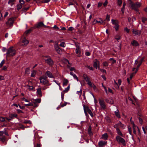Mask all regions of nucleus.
Instances as JSON below:
<instances>
[{
	"label": "nucleus",
	"mask_w": 147,
	"mask_h": 147,
	"mask_svg": "<svg viewBox=\"0 0 147 147\" xmlns=\"http://www.w3.org/2000/svg\"><path fill=\"white\" fill-rule=\"evenodd\" d=\"M47 78V77L45 76L40 77L39 78L40 83L44 85L47 84L48 85H50L51 84H49V81Z\"/></svg>",
	"instance_id": "nucleus-1"
},
{
	"label": "nucleus",
	"mask_w": 147,
	"mask_h": 147,
	"mask_svg": "<svg viewBox=\"0 0 147 147\" xmlns=\"http://www.w3.org/2000/svg\"><path fill=\"white\" fill-rule=\"evenodd\" d=\"M141 5L140 3L138 2L134 3H132L131 2V8L137 11L139 14H140V13L138 12V8L140 7Z\"/></svg>",
	"instance_id": "nucleus-2"
},
{
	"label": "nucleus",
	"mask_w": 147,
	"mask_h": 147,
	"mask_svg": "<svg viewBox=\"0 0 147 147\" xmlns=\"http://www.w3.org/2000/svg\"><path fill=\"white\" fill-rule=\"evenodd\" d=\"M6 53L7 56H13L15 54V51L13 49L12 47H11L8 49Z\"/></svg>",
	"instance_id": "nucleus-3"
},
{
	"label": "nucleus",
	"mask_w": 147,
	"mask_h": 147,
	"mask_svg": "<svg viewBox=\"0 0 147 147\" xmlns=\"http://www.w3.org/2000/svg\"><path fill=\"white\" fill-rule=\"evenodd\" d=\"M111 23L112 24L114 25V28H115L116 31H117L119 29V26L118 24L119 22L117 20H116L112 19Z\"/></svg>",
	"instance_id": "nucleus-4"
},
{
	"label": "nucleus",
	"mask_w": 147,
	"mask_h": 147,
	"mask_svg": "<svg viewBox=\"0 0 147 147\" xmlns=\"http://www.w3.org/2000/svg\"><path fill=\"white\" fill-rule=\"evenodd\" d=\"M116 139L117 142L121 143L123 146H125L126 144L125 140L118 136H116Z\"/></svg>",
	"instance_id": "nucleus-5"
},
{
	"label": "nucleus",
	"mask_w": 147,
	"mask_h": 147,
	"mask_svg": "<svg viewBox=\"0 0 147 147\" xmlns=\"http://www.w3.org/2000/svg\"><path fill=\"white\" fill-rule=\"evenodd\" d=\"M44 57L46 58L45 60L47 64L50 65L53 64V61L49 56H44Z\"/></svg>",
	"instance_id": "nucleus-6"
},
{
	"label": "nucleus",
	"mask_w": 147,
	"mask_h": 147,
	"mask_svg": "<svg viewBox=\"0 0 147 147\" xmlns=\"http://www.w3.org/2000/svg\"><path fill=\"white\" fill-rule=\"evenodd\" d=\"M76 54H78L77 56L78 57H80L81 56L80 54L81 51L80 48L78 44H76Z\"/></svg>",
	"instance_id": "nucleus-7"
},
{
	"label": "nucleus",
	"mask_w": 147,
	"mask_h": 147,
	"mask_svg": "<svg viewBox=\"0 0 147 147\" xmlns=\"http://www.w3.org/2000/svg\"><path fill=\"white\" fill-rule=\"evenodd\" d=\"M131 30L134 36H140L141 33V30H138L136 29H132Z\"/></svg>",
	"instance_id": "nucleus-8"
},
{
	"label": "nucleus",
	"mask_w": 147,
	"mask_h": 147,
	"mask_svg": "<svg viewBox=\"0 0 147 147\" xmlns=\"http://www.w3.org/2000/svg\"><path fill=\"white\" fill-rule=\"evenodd\" d=\"M98 101L101 108L103 109H105L106 108V106L104 101L100 99H99L98 100Z\"/></svg>",
	"instance_id": "nucleus-9"
},
{
	"label": "nucleus",
	"mask_w": 147,
	"mask_h": 147,
	"mask_svg": "<svg viewBox=\"0 0 147 147\" xmlns=\"http://www.w3.org/2000/svg\"><path fill=\"white\" fill-rule=\"evenodd\" d=\"M140 57H139L135 61V62L134 63V67L133 68L132 71H135V70H136V66L138 65L139 63V58Z\"/></svg>",
	"instance_id": "nucleus-10"
},
{
	"label": "nucleus",
	"mask_w": 147,
	"mask_h": 147,
	"mask_svg": "<svg viewBox=\"0 0 147 147\" xmlns=\"http://www.w3.org/2000/svg\"><path fill=\"white\" fill-rule=\"evenodd\" d=\"M96 61L94 62V67H95L96 69H97L98 68V69H99V62L96 59Z\"/></svg>",
	"instance_id": "nucleus-11"
},
{
	"label": "nucleus",
	"mask_w": 147,
	"mask_h": 147,
	"mask_svg": "<svg viewBox=\"0 0 147 147\" xmlns=\"http://www.w3.org/2000/svg\"><path fill=\"white\" fill-rule=\"evenodd\" d=\"M29 41L26 40V38H24L23 39L22 41V45L23 46H25L29 43Z\"/></svg>",
	"instance_id": "nucleus-12"
},
{
	"label": "nucleus",
	"mask_w": 147,
	"mask_h": 147,
	"mask_svg": "<svg viewBox=\"0 0 147 147\" xmlns=\"http://www.w3.org/2000/svg\"><path fill=\"white\" fill-rule=\"evenodd\" d=\"M13 23V20L11 18H10L8 20L7 22H6V24L10 26H12Z\"/></svg>",
	"instance_id": "nucleus-13"
},
{
	"label": "nucleus",
	"mask_w": 147,
	"mask_h": 147,
	"mask_svg": "<svg viewBox=\"0 0 147 147\" xmlns=\"http://www.w3.org/2000/svg\"><path fill=\"white\" fill-rule=\"evenodd\" d=\"M99 19L100 20V21H98L96 19H94L93 22V24H95L97 23H100L101 24L104 23V21L102 20L100 18H99Z\"/></svg>",
	"instance_id": "nucleus-14"
},
{
	"label": "nucleus",
	"mask_w": 147,
	"mask_h": 147,
	"mask_svg": "<svg viewBox=\"0 0 147 147\" xmlns=\"http://www.w3.org/2000/svg\"><path fill=\"white\" fill-rule=\"evenodd\" d=\"M131 123L133 125V132L134 134H136V129H138L139 131V130L138 129V128L137 126L135 125L133 122H132Z\"/></svg>",
	"instance_id": "nucleus-15"
},
{
	"label": "nucleus",
	"mask_w": 147,
	"mask_h": 147,
	"mask_svg": "<svg viewBox=\"0 0 147 147\" xmlns=\"http://www.w3.org/2000/svg\"><path fill=\"white\" fill-rule=\"evenodd\" d=\"M107 142L104 141H100L98 142V144L100 147H102L103 146L106 145Z\"/></svg>",
	"instance_id": "nucleus-16"
},
{
	"label": "nucleus",
	"mask_w": 147,
	"mask_h": 147,
	"mask_svg": "<svg viewBox=\"0 0 147 147\" xmlns=\"http://www.w3.org/2000/svg\"><path fill=\"white\" fill-rule=\"evenodd\" d=\"M131 44L134 46H139V44L138 42L135 40H134L131 42Z\"/></svg>",
	"instance_id": "nucleus-17"
},
{
	"label": "nucleus",
	"mask_w": 147,
	"mask_h": 147,
	"mask_svg": "<svg viewBox=\"0 0 147 147\" xmlns=\"http://www.w3.org/2000/svg\"><path fill=\"white\" fill-rule=\"evenodd\" d=\"M46 75L50 78H53V76L52 73L49 71H47L46 73Z\"/></svg>",
	"instance_id": "nucleus-18"
},
{
	"label": "nucleus",
	"mask_w": 147,
	"mask_h": 147,
	"mask_svg": "<svg viewBox=\"0 0 147 147\" xmlns=\"http://www.w3.org/2000/svg\"><path fill=\"white\" fill-rule=\"evenodd\" d=\"M36 93L39 96L41 97L42 96V93L41 91V88H40L37 89Z\"/></svg>",
	"instance_id": "nucleus-19"
},
{
	"label": "nucleus",
	"mask_w": 147,
	"mask_h": 147,
	"mask_svg": "<svg viewBox=\"0 0 147 147\" xmlns=\"http://www.w3.org/2000/svg\"><path fill=\"white\" fill-rule=\"evenodd\" d=\"M107 102L109 103L110 104H112L113 103L114 101L113 99L111 98H108L106 100Z\"/></svg>",
	"instance_id": "nucleus-20"
},
{
	"label": "nucleus",
	"mask_w": 147,
	"mask_h": 147,
	"mask_svg": "<svg viewBox=\"0 0 147 147\" xmlns=\"http://www.w3.org/2000/svg\"><path fill=\"white\" fill-rule=\"evenodd\" d=\"M83 77L84 80L87 82L89 81L90 78L87 76V75L84 74L83 76Z\"/></svg>",
	"instance_id": "nucleus-21"
},
{
	"label": "nucleus",
	"mask_w": 147,
	"mask_h": 147,
	"mask_svg": "<svg viewBox=\"0 0 147 147\" xmlns=\"http://www.w3.org/2000/svg\"><path fill=\"white\" fill-rule=\"evenodd\" d=\"M144 57L142 58L141 59L139 60V64L136 66V68L138 69L139 67L141 65L144 59Z\"/></svg>",
	"instance_id": "nucleus-22"
},
{
	"label": "nucleus",
	"mask_w": 147,
	"mask_h": 147,
	"mask_svg": "<svg viewBox=\"0 0 147 147\" xmlns=\"http://www.w3.org/2000/svg\"><path fill=\"white\" fill-rule=\"evenodd\" d=\"M42 26H43L45 27L47 26H46L44 25L43 22H40L37 24L36 27L37 28H39Z\"/></svg>",
	"instance_id": "nucleus-23"
},
{
	"label": "nucleus",
	"mask_w": 147,
	"mask_h": 147,
	"mask_svg": "<svg viewBox=\"0 0 147 147\" xmlns=\"http://www.w3.org/2000/svg\"><path fill=\"white\" fill-rule=\"evenodd\" d=\"M87 112H88V113L89 114L91 117H92L93 116V115L91 110L89 109L88 107V106H87Z\"/></svg>",
	"instance_id": "nucleus-24"
},
{
	"label": "nucleus",
	"mask_w": 147,
	"mask_h": 147,
	"mask_svg": "<svg viewBox=\"0 0 147 147\" xmlns=\"http://www.w3.org/2000/svg\"><path fill=\"white\" fill-rule=\"evenodd\" d=\"M70 74L71 75L73 76L74 78L76 79L77 81H78L79 80L76 74H74L73 73L71 72L70 73Z\"/></svg>",
	"instance_id": "nucleus-25"
},
{
	"label": "nucleus",
	"mask_w": 147,
	"mask_h": 147,
	"mask_svg": "<svg viewBox=\"0 0 147 147\" xmlns=\"http://www.w3.org/2000/svg\"><path fill=\"white\" fill-rule=\"evenodd\" d=\"M108 135L107 133H105L102 135V138L104 140H107L108 138Z\"/></svg>",
	"instance_id": "nucleus-26"
},
{
	"label": "nucleus",
	"mask_w": 147,
	"mask_h": 147,
	"mask_svg": "<svg viewBox=\"0 0 147 147\" xmlns=\"http://www.w3.org/2000/svg\"><path fill=\"white\" fill-rule=\"evenodd\" d=\"M115 115L118 118H120V116L119 114V110L118 109H117L116 111L115 112Z\"/></svg>",
	"instance_id": "nucleus-27"
},
{
	"label": "nucleus",
	"mask_w": 147,
	"mask_h": 147,
	"mask_svg": "<svg viewBox=\"0 0 147 147\" xmlns=\"http://www.w3.org/2000/svg\"><path fill=\"white\" fill-rule=\"evenodd\" d=\"M117 133L118 135L122 136H123V135L122 133H121L120 130L119 129H117V130H116Z\"/></svg>",
	"instance_id": "nucleus-28"
},
{
	"label": "nucleus",
	"mask_w": 147,
	"mask_h": 147,
	"mask_svg": "<svg viewBox=\"0 0 147 147\" xmlns=\"http://www.w3.org/2000/svg\"><path fill=\"white\" fill-rule=\"evenodd\" d=\"M138 69L137 68L136 69L135 72L134 73L133 72L130 75V78L131 79L132 78V77L134 76L135 74L138 71Z\"/></svg>",
	"instance_id": "nucleus-29"
},
{
	"label": "nucleus",
	"mask_w": 147,
	"mask_h": 147,
	"mask_svg": "<svg viewBox=\"0 0 147 147\" xmlns=\"http://www.w3.org/2000/svg\"><path fill=\"white\" fill-rule=\"evenodd\" d=\"M36 71L35 70H33L32 71L31 75V77H34L36 74Z\"/></svg>",
	"instance_id": "nucleus-30"
},
{
	"label": "nucleus",
	"mask_w": 147,
	"mask_h": 147,
	"mask_svg": "<svg viewBox=\"0 0 147 147\" xmlns=\"http://www.w3.org/2000/svg\"><path fill=\"white\" fill-rule=\"evenodd\" d=\"M84 110V113L86 115H87V106H86L85 105H83Z\"/></svg>",
	"instance_id": "nucleus-31"
},
{
	"label": "nucleus",
	"mask_w": 147,
	"mask_h": 147,
	"mask_svg": "<svg viewBox=\"0 0 147 147\" xmlns=\"http://www.w3.org/2000/svg\"><path fill=\"white\" fill-rule=\"evenodd\" d=\"M69 88L70 85H69L67 88H65L64 90H63V92L64 93H66L69 90Z\"/></svg>",
	"instance_id": "nucleus-32"
},
{
	"label": "nucleus",
	"mask_w": 147,
	"mask_h": 147,
	"mask_svg": "<svg viewBox=\"0 0 147 147\" xmlns=\"http://www.w3.org/2000/svg\"><path fill=\"white\" fill-rule=\"evenodd\" d=\"M68 82V81L67 79H64L63 82V86H64L67 84Z\"/></svg>",
	"instance_id": "nucleus-33"
},
{
	"label": "nucleus",
	"mask_w": 147,
	"mask_h": 147,
	"mask_svg": "<svg viewBox=\"0 0 147 147\" xmlns=\"http://www.w3.org/2000/svg\"><path fill=\"white\" fill-rule=\"evenodd\" d=\"M82 93V90L81 89H80L79 91H77L76 92V93L79 95V97H81Z\"/></svg>",
	"instance_id": "nucleus-34"
},
{
	"label": "nucleus",
	"mask_w": 147,
	"mask_h": 147,
	"mask_svg": "<svg viewBox=\"0 0 147 147\" xmlns=\"http://www.w3.org/2000/svg\"><path fill=\"white\" fill-rule=\"evenodd\" d=\"M121 37V36L119 34H117L115 36V38L118 41L120 39Z\"/></svg>",
	"instance_id": "nucleus-35"
},
{
	"label": "nucleus",
	"mask_w": 147,
	"mask_h": 147,
	"mask_svg": "<svg viewBox=\"0 0 147 147\" xmlns=\"http://www.w3.org/2000/svg\"><path fill=\"white\" fill-rule=\"evenodd\" d=\"M118 124L119 125V127L122 128L123 129L125 128V127L124 125L122 124L121 123L120 121L118 123Z\"/></svg>",
	"instance_id": "nucleus-36"
},
{
	"label": "nucleus",
	"mask_w": 147,
	"mask_h": 147,
	"mask_svg": "<svg viewBox=\"0 0 147 147\" xmlns=\"http://www.w3.org/2000/svg\"><path fill=\"white\" fill-rule=\"evenodd\" d=\"M5 118L3 117H0V121L2 122H5Z\"/></svg>",
	"instance_id": "nucleus-37"
},
{
	"label": "nucleus",
	"mask_w": 147,
	"mask_h": 147,
	"mask_svg": "<svg viewBox=\"0 0 147 147\" xmlns=\"http://www.w3.org/2000/svg\"><path fill=\"white\" fill-rule=\"evenodd\" d=\"M87 83L90 87H92L93 85H94L92 84V83L90 81H89L88 82H87Z\"/></svg>",
	"instance_id": "nucleus-38"
},
{
	"label": "nucleus",
	"mask_w": 147,
	"mask_h": 147,
	"mask_svg": "<svg viewBox=\"0 0 147 147\" xmlns=\"http://www.w3.org/2000/svg\"><path fill=\"white\" fill-rule=\"evenodd\" d=\"M5 138L4 137L2 136L0 137V140L2 142H5Z\"/></svg>",
	"instance_id": "nucleus-39"
},
{
	"label": "nucleus",
	"mask_w": 147,
	"mask_h": 147,
	"mask_svg": "<svg viewBox=\"0 0 147 147\" xmlns=\"http://www.w3.org/2000/svg\"><path fill=\"white\" fill-rule=\"evenodd\" d=\"M102 64L104 66L107 67L109 64L108 62L106 61H104L103 62Z\"/></svg>",
	"instance_id": "nucleus-40"
},
{
	"label": "nucleus",
	"mask_w": 147,
	"mask_h": 147,
	"mask_svg": "<svg viewBox=\"0 0 147 147\" xmlns=\"http://www.w3.org/2000/svg\"><path fill=\"white\" fill-rule=\"evenodd\" d=\"M28 89L32 91L34 90V88L32 86H28Z\"/></svg>",
	"instance_id": "nucleus-41"
},
{
	"label": "nucleus",
	"mask_w": 147,
	"mask_h": 147,
	"mask_svg": "<svg viewBox=\"0 0 147 147\" xmlns=\"http://www.w3.org/2000/svg\"><path fill=\"white\" fill-rule=\"evenodd\" d=\"M128 131H129V134L130 135H131V128L129 126H128Z\"/></svg>",
	"instance_id": "nucleus-42"
},
{
	"label": "nucleus",
	"mask_w": 147,
	"mask_h": 147,
	"mask_svg": "<svg viewBox=\"0 0 147 147\" xmlns=\"http://www.w3.org/2000/svg\"><path fill=\"white\" fill-rule=\"evenodd\" d=\"M60 46L63 47H65V44L64 42H62L60 44Z\"/></svg>",
	"instance_id": "nucleus-43"
},
{
	"label": "nucleus",
	"mask_w": 147,
	"mask_h": 147,
	"mask_svg": "<svg viewBox=\"0 0 147 147\" xmlns=\"http://www.w3.org/2000/svg\"><path fill=\"white\" fill-rule=\"evenodd\" d=\"M5 133V129L3 131H0V136H2Z\"/></svg>",
	"instance_id": "nucleus-44"
},
{
	"label": "nucleus",
	"mask_w": 147,
	"mask_h": 147,
	"mask_svg": "<svg viewBox=\"0 0 147 147\" xmlns=\"http://www.w3.org/2000/svg\"><path fill=\"white\" fill-rule=\"evenodd\" d=\"M63 61L65 64H67V63H68L69 64L68 60L67 59H63Z\"/></svg>",
	"instance_id": "nucleus-45"
},
{
	"label": "nucleus",
	"mask_w": 147,
	"mask_h": 147,
	"mask_svg": "<svg viewBox=\"0 0 147 147\" xmlns=\"http://www.w3.org/2000/svg\"><path fill=\"white\" fill-rule=\"evenodd\" d=\"M142 21L143 23L145 22L146 21H147V18L144 17H142Z\"/></svg>",
	"instance_id": "nucleus-46"
},
{
	"label": "nucleus",
	"mask_w": 147,
	"mask_h": 147,
	"mask_svg": "<svg viewBox=\"0 0 147 147\" xmlns=\"http://www.w3.org/2000/svg\"><path fill=\"white\" fill-rule=\"evenodd\" d=\"M124 31L126 32L127 33H128L129 31V29H128L127 27H125L124 29Z\"/></svg>",
	"instance_id": "nucleus-47"
},
{
	"label": "nucleus",
	"mask_w": 147,
	"mask_h": 147,
	"mask_svg": "<svg viewBox=\"0 0 147 147\" xmlns=\"http://www.w3.org/2000/svg\"><path fill=\"white\" fill-rule=\"evenodd\" d=\"M67 67L68 68H69L70 70L71 71H75V68L74 67H70L68 66H67Z\"/></svg>",
	"instance_id": "nucleus-48"
},
{
	"label": "nucleus",
	"mask_w": 147,
	"mask_h": 147,
	"mask_svg": "<svg viewBox=\"0 0 147 147\" xmlns=\"http://www.w3.org/2000/svg\"><path fill=\"white\" fill-rule=\"evenodd\" d=\"M56 50L58 53L61 54V51L60 48L58 49H57V50Z\"/></svg>",
	"instance_id": "nucleus-49"
},
{
	"label": "nucleus",
	"mask_w": 147,
	"mask_h": 147,
	"mask_svg": "<svg viewBox=\"0 0 147 147\" xmlns=\"http://www.w3.org/2000/svg\"><path fill=\"white\" fill-rule=\"evenodd\" d=\"M4 63H5V60H3L1 62V63L0 64V67H2L3 66V65Z\"/></svg>",
	"instance_id": "nucleus-50"
},
{
	"label": "nucleus",
	"mask_w": 147,
	"mask_h": 147,
	"mask_svg": "<svg viewBox=\"0 0 147 147\" xmlns=\"http://www.w3.org/2000/svg\"><path fill=\"white\" fill-rule=\"evenodd\" d=\"M86 67L88 68L89 69L91 70H93V68L92 67L90 66H89L87 65Z\"/></svg>",
	"instance_id": "nucleus-51"
},
{
	"label": "nucleus",
	"mask_w": 147,
	"mask_h": 147,
	"mask_svg": "<svg viewBox=\"0 0 147 147\" xmlns=\"http://www.w3.org/2000/svg\"><path fill=\"white\" fill-rule=\"evenodd\" d=\"M107 92H108V94L109 93H112V94H113V91L112 90V89L110 88H108V90L107 91Z\"/></svg>",
	"instance_id": "nucleus-52"
},
{
	"label": "nucleus",
	"mask_w": 147,
	"mask_h": 147,
	"mask_svg": "<svg viewBox=\"0 0 147 147\" xmlns=\"http://www.w3.org/2000/svg\"><path fill=\"white\" fill-rule=\"evenodd\" d=\"M24 123H29L31 124V121L30 120H25L24 121Z\"/></svg>",
	"instance_id": "nucleus-53"
},
{
	"label": "nucleus",
	"mask_w": 147,
	"mask_h": 147,
	"mask_svg": "<svg viewBox=\"0 0 147 147\" xmlns=\"http://www.w3.org/2000/svg\"><path fill=\"white\" fill-rule=\"evenodd\" d=\"M122 3V1L121 0H118V3L119 6L121 5Z\"/></svg>",
	"instance_id": "nucleus-54"
},
{
	"label": "nucleus",
	"mask_w": 147,
	"mask_h": 147,
	"mask_svg": "<svg viewBox=\"0 0 147 147\" xmlns=\"http://www.w3.org/2000/svg\"><path fill=\"white\" fill-rule=\"evenodd\" d=\"M17 9L19 10L22 7V5H17Z\"/></svg>",
	"instance_id": "nucleus-55"
},
{
	"label": "nucleus",
	"mask_w": 147,
	"mask_h": 147,
	"mask_svg": "<svg viewBox=\"0 0 147 147\" xmlns=\"http://www.w3.org/2000/svg\"><path fill=\"white\" fill-rule=\"evenodd\" d=\"M106 20H107V21L108 22L110 20V16L109 15H107V16Z\"/></svg>",
	"instance_id": "nucleus-56"
},
{
	"label": "nucleus",
	"mask_w": 147,
	"mask_h": 147,
	"mask_svg": "<svg viewBox=\"0 0 147 147\" xmlns=\"http://www.w3.org/2000/svg\"><path fill=\"white\" fill-rule=\"evenodd\" d=\"M119 125L118 124V123L117 124H116L114 125V127L116 128V130H117V129H119L118 127H119Z\"/></svg>",
	"instance_id": "nucleus-57"
},
{
	"label": "nucleus",
	"mask_w": 147,
	"mask_h": 147,
	"mask_svg": "<svg viewBox=\"0 0 147 147\" xmlns=\"http://www.w3.org/2000/svg\"><path fill=\"white\" fill-rule=\"evenodd\" d=\"M108 4V1L107 0H106L105 1V2L104 3L103 5L105 7Z\"/></svg>",
	"instance_id": "nucleus-58"
},
{
	"label": "nucleus",
	"mask_w": 147,
	"mask_h": 147,
	"mask_svg": "<svg viewBox=\"0 0 147 147\" xmlns=\"http://www.w3.org/2000/svg\"><path fill=\"white\" fill-rule=\"evenodd\" d=\"M25 105L26 106H32L33 105V104L30 102L28 104H25Z\"/></svg>",
	"instance_id": "nucleus-59"
},
{
	"label": "nucleus",
	"mask_w": 147,
	"mask_h": 147,
	"mask_svg": "<svg viewBox=\"0 0 147 147\" xmlns=\"http://www.w3.org/2000/svg\"><path fill=\"white\" fill-rule=\"evenodd\" d=\"M114 83L115 84V85L116 86V87L117 88H119V86L118 85V84L116 82V81L115 80H114Z\"/></svg>",
	"instance_id": "nucleus-60"
},
{
	"label": "nucleus",
	"mask_w": 147,
	"mask_h": 147,
	"mask_svg": "<svg viewBox=\"0 0 147 147\" xmlns=\"http://www.w3.org/2000/svg\"><path fill=\"white\" fill-rule=\"evenodd\" d=\"M35 101L36 102L40 103L41 102V100L40 99H36L35 100Z\"/></svg>",
	"instance_id": "nucleus-61"
},
{
	"label": "nucleus",
	"mask_w": 147,
	"mask_h": 147,
	"mask_svg": "<svg viewBox=\"0 0 147 147\" xmlns=\"http://www.w3.org/2000/svg\"><path fill=\"white\" fill-rule=\"evenodd\" d=\"M99 69L102 72L104 73H106V71L104 69H100V68H99Z\"/></svg>",
	"instance_id": "nucleus-62"
},
{
	"label": "nucleus",
	"mask_w": 147,
	"mask_h": 147,
	"mask_svg": "<svg viewBox=\"0 0 147 147\" xmlns=\"http://www.w3.org/2000/svg\"><path fill=\"white\" fill-rule=\"evenodd\" d=\"M102 3H101L100 2H98V7H100L102 6Z\"/></svg>",
	"instance_id": "nucleus-63"
},
{
	"label": "nucleus",
	"mask_w": 147,
	"mask_h": 147,
	"mask_svg": "<svg viewBox=\"0 0 147 147\" xmlns=\"http://www.w3.org/2000/svg\"><path fill=\"white\" fill-rule=\"evenodd\" d=\"M85 54L86 56H89L90 55V53L89 52L87 51L85 53Z\"/></svg>",
	"instance_id": "nucleus-64"
}]
</instances>
